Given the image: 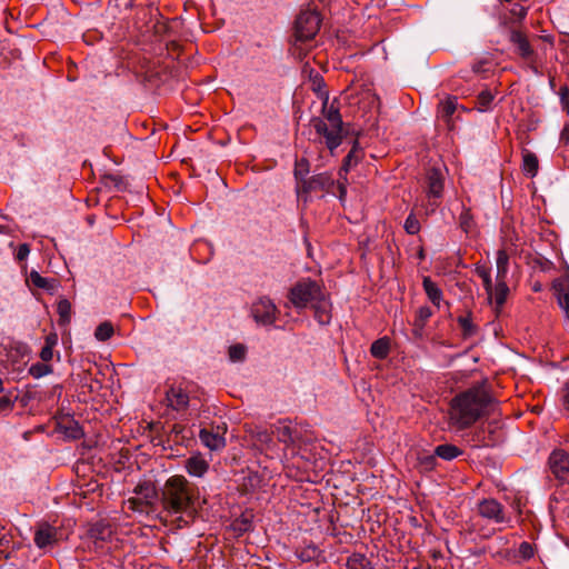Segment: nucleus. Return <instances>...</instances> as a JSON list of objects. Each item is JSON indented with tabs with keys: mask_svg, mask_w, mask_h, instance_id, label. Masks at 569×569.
I'll use <instances>...</instances> for the list:
<instances>
[{
	"mask_svg": "<svg viewBox=\"0 0 569 569\" xmlns=\"http://www.w3.org/2000/svg\"><path fill=\"white\" fill-rule=\"evenodd\" d=\"M161 506L166 518H170L178 527L186 526L194 508V488L183 476H172L161 489Z\"/></svg>",
	"mask_w": 569,
	"mask_h": 569,
	"instance_id": "obj_1",
	"label": "nucleus"
},
{
	"mask_svg": "<svg viewBox=\"0 0 569 569\" xmlns=\"http://www.w3.org/2000/svg\"><path fill=\"white\" fill-rule=\"evenodd\" d=\"M493 406V398L483 387H472L451 400L450 421L459 429L475 423L488 415Z\"/></svg>",
	"mask_w": 569,
	"mask_h": 569,
	"instance_id": "obj_2",
	"label": "nucleus"
},
{
	"mask_svg": "<svg viewBox=\"0 0 569 569\" xmlns=\"http://www.w3.org/2000/svg\"><path fill=\"white\" fill-rule=\"evenodd\" d=\"M310 126L316 133L323 139L326 147L331 153L341 144L345 132L343 121L339 108L335 102H323L321 114L310 120Z\"/></svg>",
	"mask_w": 569,
	"mask_h": 569,
	"instance_id": "obj_3",
	"label": "nucleus"
},
{
	"mask_svg": "<svg viewBox=\"0 0 569 569\" xmlns=\"http://www.w3.org/2000/svg\"><path fill=\"white\" fill-rule=\"evenodd\" d=\"M319 29L320 17L316 11L301 12L296 20L292 54L301 59L305 54L302 44L312 40Z\"/></svg>",
	"mask_w": 569,
	"mask_h": 569,
	"instance_id": "obj_4",
	"label": "nucleus"
},
{
	"mask_svg": "<svg viewBox=\"0 0 569 569\" xmlns=\"http://www.w3.org/2000/svg\"><path fill=\"white\" fill-rule=\"evenodd\" d=\"M519 236L510 226L509 221L502 222L501 247L497 252V276L496 278H507L509 271V259L516 252Z\"/></svg>",
	"mask_w": 569,
	"mask_h": 569,
	"instance_id": "obj_5",
	"label": "nucleus"
},
{
	"mask_svg": "<svg viewBox=\"0 0 569 569\" xmlns=\"http://www.w3.org/2000/svg\"><path fill=\"white\" fill-rule=\"evenodd\" d=\"M323 292L320 286L310 279L295 284L290 290V301L296 308H306L309 303H315L322 298Z\"/></svg>",
	"mask_w": 569,
	"mask_h": 569,
	"instance_id": "obj_6",
	"label": "nucleus"
},
{
	"mask_svg": "<svg viewBox=\"0 0 569 569\" xmlns=\"http://www.w3.org/2000/svg\"><path fill=\"white\" fill-rule=\"evenodd\" d=\"M445 188V173L440 168H430L426 174V194L431 206V212L436 210L438 200L442 197Z\"/></svg>",
	"mask_w": 569,
	"mask_h": 569,
	"instance_id": "obj_7",
	"label": "nucleus"
},
{
	"mask_svg": "<svg viewBox=\"0 0 569 569\" xmlns=\"http://www.w3.org/2000/svg\"><path fill=\"white\" fill-rule=\"evenodd\" d=\"M277 307L268 298H259L251 306V315L254 321L261 326H270L276 321Z\"/></svg>",
	"mask_w": 569,
	"mask_h": 569,
	"instance_id": "obj_8",
	"label": "nucleus"
},
{
	"mask_svg": "<svg viewBox=\"0 0 569 569\" xmlns=\"http://www.w3.org/2000/svg\"><path fill=\"white\" fill-rule=\"evenodd\" d=\"M477 512L493 523H502L507 520L503 506L493 498L480 500L477 505Z\"/></svg>",
	"mask_w": 569,
	"mask_h": 569,
	"instance_id": "obj_9",
	"label": "nucleus"
},
{
	"mask_svg": "<svg viewBox=\"0 0 569 569\" xmlns=\"http://www.w3.org/2000/svg\"><path fill=\"white\" fill-rule=\"evenodd\" d=\"M549 467L558 480L569 483V455L566 451H552L549 457Z\"/></svg>",
	"mask_w": 569,
	"mask_h": 569,
	"instance_id": "obj_10",
	"label": "nucleus"
},
{
	"mask_svg": "<svg viewBox=\"0 0 569 569\" xmlns=\"http://www.w3.org/2000/svg\"><path fill=\"white\" fill-rule=\"evenodd\" d=\"M333 183V177L329 172L315 174L310 179L303 180L302 184H297L298 197L300 198L301 193H307L309 191L329 189Z\"/></svg>",
	"mask_w": 569,
	"mask_h": 569,
	"instance_id": "obj_11",
	"label": "nucleus"
},
{
	"mask_svg": "<svg viewBox=\"0 0 569 569\" xmlns=\"http://www.w3.org/2000/svg\"><path fill=\"white\" fill-rule=\"evenodd\" d=\"M57 541V529L48 523H40L34 532V543L38 548H47Z\"/></svg>",
	"mask_w": 569,
	"mask_h": 569,
	"instance_id": "obj_12",
	"label": "nucleus"
},
{
	"mask_svg": "<svg viewBox=\"0 0 569 569\" xmlns=\"http://www.w3.org/2000/svg\"><path fill=\"white\" fill-rule=\"evenodd\" d=\"M553 291L560 308L569 313V276L560 277L553 282Z\"/></svg>",
	"mask_w": 569,
	"mask_h": 569,
	"instance_id": "obj_13",
	"label": "nucleus"
},
{
	"mask_svg": "<svg viewBox=\"0 0 569 569\" xmlns=\"http://www.w3.org/2000/svg\"><path fill=\"white\" fill-rule=\"evenodd\" d=\"M184 468L190 476L201 478L208 471L209 463L200 453H196L184 461Z\"/></svg>",
	"mask_w": 569,
	"mask_h": 569,
	"instance_id": "obj_14",
	"label": "nucleus"
},
{
	"mask_svg": "<svg viewBox=\"0 0 569 569\" xmlns=\"http://www.w3.org/2000/svg\"><path fill=\"white\" fill-rule=\"evenodd\" d=\"M166 395L168 405L172 409L177 411L187 409L189 403V396L181 388L171 387Z\"/></svg>",
	"mask_w": 569,
	"mask_h": 569,
	"instance_id": "obj_15",
	"label": "nucleus"
},
{
	"mask_svg": "<svg viewBox=\"0 0 569 569\" xmlns=\"http://www.w3.org/2000/svg\"><path fill=\"white\" fill-rule=\"evenodd\" d=\"M199 438L201 442L210 450H219L223 448L226 445L223 436L220 435L218 431L213 432L208 429H201L199 432Z\"/></svg>",
	"mask_w": 569,
	"mask_h": 569,
	"instance_id": "obj_16",
	"label": "nucleus"
},
{
	"mask_svg": "<svg viewBox=\"0 0 569 569\" xmlns=\"http://www.w3.org/2000/svg\"><path fill=\"white\" fill-rule=\"evenodd\" d=\"M248 432L253 440L254 446L263 449V448H270L272 442V432L268 431L267 429L262 427H253L248 429Z\"/></svg>",
	"mask_w": 569,
	"mask_h": 569,
	"instance_id": "obj_17",
	"label": "nucleus"
},
{
	"mask_svg": "<svg viewBox=\"0 0 569 569\" xmlns=\"http://www.w3.org/2000/svg\"><path fill=\"white\" fill-rule=\"evenodd\" d=\"M431 316H432V311L429 307L422 306V307L418 308L416 318L413 321V329H412V335L416 338H418V339L422 338L423 328Z\"/></svg>",
	"mask_w": 569,
	"mask_h": 569,
	"instance_id": "obj_18",
	"label": "nucleus"
},
{
	"mask_svg": "<svg viewBox=\"0 0 569 569\" xmlns=\"http://www.w3.org/2000/svg\"><path fill=\"white\" fill-rule=\"evenodd\" d=\"M312 308L315 309V317L320 325H328L330 322V303L326 300L325 295L312 303Z\"/></svg>",
	"mask_w": 569,
	"mask_h": 569,
	"instance_id": "obj_19",
	"label": "nucleus"
},
{
	"mask_svg": "<svg viewBox=\"0 0 569 569\" xmlns=\"http://www.w3.org/2000/svg\"><path fill=\"white\" fill-rule=\"evenodd\" d=\"M422 286L428 299L436 306L440 307L442 300V291L429 277H425Z\"/></svg>",
	"mask_w": 569,
	"mask_h": 569,
	"instance_id": "obj_20",
	"label": "nucleus"
},
{
	"mask_svg": "<svg viewBox=\"0 0 569 569\" xmlns=\"http://www.w3.org/2000/svg\"><path fill=\"white\" fill-rule=\"evenodd\" d=\"M509 288L506 283V278H496V286H492V299L497 307H502L507 300Z\"/></svg>",
	"mask_w": 569,
	"mask_h": 569,
	"instance_id": "obj_21",
	"label": "nucleus"
},
{
	"mask_svg": "<svg viewBox=\"0 0 569 569\" xmlns=\"http://www.w3.org/2000/svg\"><path fill=\"white\" fill-rule=\"evenodd\" d=\"M362 154V149L360 148L359 142L356 140L352 144L351 150L343 160L341 171L348 172L353 166H356L361 160Z\"/></svg>",
	"mask_w": 569,
	"mask_h": 569,
	"instance_id": "obj_22",
	"label": "nucleus"
},
{
	"mask_svg": "<svg viewBox=\"0 0 569 569\" xmlns=\"http://www.w3.org/2000/svg\"><path fill=\"white\" fill-rule=\"evenodd\" d=\"M538 168H539V162H538L537 156L528 150H525L522 153V170H523V172L527 176L533 178L538 172Z\"/></svg>",
	"mask_w": 569,
	"mask_h": 569,
	"instance_id": "obj_23",
	"label": "nucleus"
},
{
	"mask_svg": "<svg viewBox=\"0 0 569 569\" xmlns=\"http://www.w3.org/2000/svg\"><path fill=\"white\" fill-rule=\"evenodd\" d=\"M511 41L517 46L518 53L523 58H529L532 54V49L527 38L521 32H512Z\"/></svg>",
	"mask_w": 569,
	"mask_h": 569,
	"instance_id": "obj_24",
	"label": "nucleus"
},
{
	"mask_svg": "<svg viewBox=\"0 0 569 569\" xmlns=\"http://www.w3.org/2000/svg\"><path fill=\"white\" fill-rule=\"evenodd\" d=\"M459 455H461V450L458 447L450 443L440 445L435 449V456L443 460H452L457 458Z\"/></svg>",
	"mask_w": 569,
	"mask_h": 569,
	"instance_id": "obj_25",
	"label": "nucleus"
},
{
	"mask_svg": "<svg viewBox=\"0 0 569 569\" xmlns=\"http://www.w3.org/2000/svg\"><path fill=\"white\" fill-rule=\"evenodd\" d=\"M347 569H373L371 561L361 553H352L347 560Z\"/></svg>",
	"mask_w": 569,
	"mask_h": 569,
	"instance_id": "obj_26",
	"label": "nucleus"
},
{
	"mask_svg": "<svg viewBox=\"0 0 569 569\" xmlns=\"http://www.w3.org/2000/svg\"><path fill=\"white\" fill-rule=\"evenodd\" d=\"M390 350V343L387 338L376 340L370 348V352L375 358L385 359Z\"/></svg>",
	"mask_w": 569,
	"mask_h": 569,
	"instance_id": "obj_27",
	"label": "nucleus"
},
{
	"mask_svg": "<svg viewBox=\"0 0 569 569\" xmlns=\"http://www.w3.org/2000/svg\"><path fill=\"white\" fill-rule=\"evenodd\" d=\"M280 442L284 445L293 443V429L289 425L279 423L274 426V431Z\"/></svg>",
	"mask_w": 569,
	"mask_h": 569,
	"instance_id": "obj_28",
	"label": "nucleus"
},
{
	"mask_svg": "<svg viewBox=\"0 0 569 569\" xmlns=\"http://www.w3.org/2000/svg\"><path fill=\"white\" fill-rule=\"evenodd\" d=\"M476 273L482 279L483 288L488 295V299L492 300V280L490 270L485 266H476Z\"/></svg>",
	"mask_w": 569,
	"mask_h": 569,
	"instance_id": "obj_29",
	"label": "nucleus"
},
{
	"mask_svg": "<svg viewBox=\"0 0 569 569\" xmlns=\"http://www.w3.org/2000/svg\"><path fill=\"white\" fill-rule=\"evenodd\" d=\"M57 342L58 337L56 333H50L49 336L46 337V343L40 352V358L42 359V361L48 362L52 359L53 347L57 345Z\"/></svg>",
	"mask_w": 569,
	"mask_h": 569,
	"instance_id": "obj_30",
	"label": "nucleus"
},
{
	"mask_svg": "<svg viewBox=\"0 0 569 569\" xmlns=\"http://www.w3.org/2000/svg\"><path fill=\"white\" fill-rule=\"evenodd\" d=\"M493 99V92H491L490 90H482L477 96L476 108L481 112L488 111L491 108Z\"/></svg>",
	"mask_w": 569,
	"mask_h": 569,
	"instance_id": "obj_31",
	"label": "nucleus"
},
{
	"mask_svg": "<svg viewBox=\"0 0 569 569\" xmlns=\"http://www.w3.org/2000/svg\"><path fill=\"white\" fill-rule=\"evenodd\" d=\"M58 313H59V325L66 326L70 322L71 319V303L67 299H61L58 302L57 307Z\"/></svg>",
	"mask_w": 569,
	"mask_h": 569,
	"instance_id": "obj_32",
	"label": "nucleus"
},
{
	"mask_svg": "<svg viewBox=\"0 0 569 569\" xmlns=\"http://www.w3.org/2000/svg\"><path fill=\"white\" fill-rule=\"evenodd\" d=\"M113 326L111 322L109 321H104L102 323H100L96 331H94V337L99 340V341H106L108 340L109 338H111V336L113 335Z\"/></svg>",
	"mask_w": 569,
	"mask_h": 569,
	"instance_id": "obj_33",
	"label": "nucleus"
},
{
	"mask_svg": "<svg viewBox=\"0 0 569 569\" xmlns=\"http://www.w3.org/2000/svg\"><path fill=\"white\" fill-rule=\"evenodd\" d=\"M134 491L141 496L140 499H143L146 503H151L156 497V490L151 483L140 485Z\"/></svg>",
	"mask_w": 569,
	"mask_h": 569,
	"instance_id": "obj_34",
	"label": "nucleus"
},
{
	"mask_svg": "<svg viewBox=\"0 0 569 569\" xmlns=\"http://www.w3.org/2000/svg\"><path fill=\"white\" fill-rule=\"evenodd\" d=\"M457 108V99L448 98L440 103V114L442 118H450Z\"/></svg>",
	"mask_w": 569,
	"mask_h": 569,
	"instance_id": "obj_35",
	"label": "nucleus"
},
{
	"mask_svg": "<svg viewBox=\"0 0 569 569\" xmlns=\"http://www.w3.org/2000/svg\"><path fill=\"white\" fill-rule=\"evenodd\" d=\"M472 440L477 447H493L497 445V440H487V430L485 428L477 430Z\"/></svg>",
	"mask_w": 569,
	"mask_h": 569,
	"instance_id": "obj_36",
	"label": "nucleus"
},
{
	"mask_svg": "<svg viewBox=\"0 0 569 569\" xmlns=\"http://www.w3.org/2000/svg\"><path fill=\"white\" fill-rule=\"evenodd\" d=\"M308 172H309V167H308L307 160L301 159L300 161L296 162L295 177L297 179V184L298 183L302 184V181L307 180L306 176L308 174Z\"/></svg>",
	"mask_w": 569,
	"mask_h": 569,
	"instance_id": "obj_37",
	"label": "nucleus"
},
{
	"mask_svg": "<svg viewBox=\"0 0 569 569\" xmlns=\"http://www.w3.org/2000/svg\"><path fill=\"white\" fill-rule=\"evenodd\" d=\"M247 348L237 343L229 348V358L231 361H242L246 357Z\"/></svg>",
	"mask_w": 569,
	"mask_h": 569,
	"instance_id": "obj_38",
	"label": "nucleus"
},
{
	"mask_svg": "<svg viewBox=\"0 0 569 569\" xmlns=\"http://www.w3.org/2000/svg\"><path fill=\"white\" fill-rule=\"evenodd\" d=\"M111 529L107 525H96L91 529V536L96 539L106 540L108 537L111 536Z\"/></svg>",
	"mask_w": 569,
	"mask_h": 569,
	"instance_id": "obj_39",
	"label": "nucleus"
},
{
	"mask_svg": "<svg viewBox=\"0 0 569 569\" xmlns=\"http://www.w3.org/2000/svg\"><path fill=\"white\" fill-rule=\"evenodd\" d=\"M458 323L460 325L465 337L472 336L476 332V327L473 326L470 316L459 317Z\"/></svg>",
	"mask_w": 569,
	"mask_h": 569,
	"instance_id": "obj_40",
	"label": "nucleus"
},
{
	"mask_svg": "<svg viewBox=\"0 0 569 569\" xmlns=\"http://www.w3.org/2000/svg\"><path fill=\"white\" fill-rule=\"evenodd\" d=\"M52 372L51 366L47 363H36L30 368V373L36 378H41Z\"/></svg>",
	"mask_w": 569,
	"mask_h": 569,
	"instance_id": "obj_41",
	"label": "nucleus"
},
{
	"mask_svg": "<svg viewBox=\"0 0 569 569\" xmlns=\"http://www.w3.org/2000/svg\"><path fill=\"white\" fill-rule=\"evenodd\" d=\"M403 227L409 234L418 233L420 230V222L417 219V216H408Z\"/></svg>",
	"mask_w": 569,
	"mask_h": 569,
	"instance_id": "obj_42",
	"label": "nucleus"
},
{
	"mask_svg": "<svg viewBox=\"0 0 569 569\" xmlns=\"http://www.w3.org/2000/svg\"><path fill=\"white\" fill-rule=\"evenodd\" d=\"M30 279L33 286L41 289H50V281L47 278L41 277L37 271L30 272Z\"/></svg>",
	"mask_w": 569,
	"mask_h": 569,
	"instance_id": "obj_43",
	"label": "nucleus"
},
{
	"mask_svg": "<svg viewBox=\"0 0 569 569\" xmlns=\"http://www.w3.org/2000/svg\"><path fill=\"white\" fill-rule=\"evenodd\" d=\"M518 553H519V557H520L522 560H529L530 558H532V557H533L535 551H533L532 546H531L529 542L523 541V542H521V545L519 546Z\"/></svg>",
	"mask_w": 569,
	"mask_h": 569,
	"instance_id": "obj_44",
	"label": "nucleus"
},
{
	"mask_svg": "<svg viewBox=\"0 0 569 569\" xmlns=\"http://www.w3.org/2000/svg\"><path fill=\"white\" fill-rule=\"evenodd\" d=\"M68 426H66V430L70 437L73 439H79L82 436V430L77 421L67 420Z\"/></svg>",
	"mask_w": 569,
	"mask_h": 569,
	"instance_id": "obj_45",
	"label": "nucleus"
},
{
	"mask_svg": "<svg viewBox=\"0 0 569 569\" xmlns=\"http://www.w3.org/2000/svg\"><path fill=\"white\" fill-rule=\"evenodd\" d=\"M419 463L425 470H431L436 466V456L427 455L419 458Z\"/></svg>",
	"mask_w": 569,
	"mask_h": 569,
	"instance_id": "obj_46",
	"label": "nucleus"
},
{
	"mask_svg": "<svg viewBox=\"0 0 569 569\" xmlns=\"http://www.w3.org/2000/svg\"><path fill=\"white\" fill-rule=\"evenodd\" d=\"M11 395H1L0 396V411L10 410L13 406L14 399Z\"/></svg>",
	"mask_w": 569,
	"mask_h": 569,
	"instance_id": "obj_47",
	"label": "nucleus"
},
{
	"mask_svg": "<svg viewBox=\"0 0 569 569\" xmlns=\"http://www.w3.org/2000/svg\"><path fill=\"white\" fill-rule=\"evenodd\" d=\"M559 94H560V102H561L562 109L569 113V89H568V87H561Z\"/></svg>",
	"mask_w": 569,
	"mask_h": 569,
	"instance_id": "obj_48",
	"label": "nucleus"
},
{
	"mask_svg": "<svg viewBox=\"0 0 569 569\" xmlns=\"http://www.w3.org/2000/svg\"><path fill=\"white\" fill-rule=\"evenodd\" d=\"M318 553V550L317 548L315 547H308L307 549L302 550L299 555L300 559L302 561H310L312 560L313 558H316Z\"/></svg>",
	"mask_w": 569,
	"mask_h": 569,
	"instance_id": "obj_49",
	"label": "nucleus"
},
{
	"mask_svg": "<svg viewBox=\"0 0 569 569\" xmlns=\"http://www.w3.org/2000/svg\"><path fill=\"white\" fill-rule=\"evenodd\" d=\"M29 252H30V248L27 243L20 244L18 248V251H17V254H16L17 260H19V261L24 260L28 257Z\"/></svg>",
	"mask_w": 569,
	"mask_h": 569,
	"instance_id": "obj_50",
	"label": "nucleus"
},
{
	"mask_svg": "<svg viewBox=\"0 0 569 569\" xmlns=\"http://www.w3.org/2000/svg\"><path fill=\"white\" fill-rule=\"evenodd\" d=\"M472 226V216H463V219L460 221V227L465 232H469Z\"/></svg>",
	"mask_w": 569,
	"mask_h": 569,
	"instance_id": "obj_51",
	"label": "nucleus"
},
{
	"mask_svg": "<svg viewBox=\"0 0 569 569\" xmlns=\"http://www.w3.org/2000/svg\"><path fill=\"white\" fill-rule=\"evenodd\" d=\"M511 12L513 16H517L518 18H525L526 14H527V9L523 7V6H520V4H516L512 9H511Z\"/></svg>",
	"mask_w": 569,
	"mask_h": 569,
	"instance_id": "obj_52",
	"label": "nucleus"
},
{
	"mask_svg": "<svg viewBox=\"0 0 569 569\" xmlns=\"http://www.w3.org/2000/svg\"><path fill=\"white\" fill-rule=\"evenodd\" d=\"M563 403L567 410H569V382L565 386Z\"/></svg>",
	"mask_w": 569,
	"mask_h": 569,
	"instance_id": "obj_53",
	"label": "nucleus"
},
{
	"mask_svg": "<svg viewBox=\"0 0 569 569\" xmlns=\"http://www.w3.org/2000/svg\"><path fill=\"white\" fill-rule=\"evenodd\" d=\"M16 350L18 353H20L21 356H24L28 353V346L24 345V343H17L16 346Z\"/></svg>",
	"mask_w": 569,
	"mask_h": 569,
	"instance_id": "obj_54",
	"label": "nucleus"
},
{
	"mask_svg": "<svg viewBox=\"0 0 569 569\" xmlns=\"http://www.w3.org/2000/svg\"><path fill=\"white\" fill-rule=\"evenodd\" d=\"M487 433H488V435H487V440H497V442L499 441V439L495 437V435H493V431H492V430H490V429H489V430L487 431Z\"/></svg>",
	"mask_w": 569,
	"mask_h": 569,
	"instance_id": "obj_55",
	"label": "nucleus"
},
{
	"mask_svg": "<svg viewBox=\"0 0 569 569\" xmlns=\"http://www.w3.org/2000/svg\"><path fill=\"white\" fill-rule=\"evenodd\" d=\"M87 222H88V224H89V226H92V224H93V218H92V216H88V217H87Z\"/></svg>",
	"mask_w": 569,
	"mask_h": 569,
	"instance_id": "obj_56",
	"label": "nucleus"
},
{
	"mask_svg": "<svg viewBox=\"0 0 569 569\" xmlns=\"http://www.w3.org/2000/svg\"><path fill=\"white\" fill-rule=\"evenodd\" d=\"M565 133H569V122L565 126L562 134Z\"/></svg>",
	"mask_w": 569,
	"mask_h": 569,
	"instance_id": "obj_57",
	"label": "nucleus"
},
{
	"mask_svg": "<svg viewBox=\"0 0 569 569\" xmlns=\"http://www.w3.org/2000/svg\"><path fill=\"white\" fill-rule=\"evenodd\" d=\"M413 569H430L429 567H425V566H419V567H415Z\"/></svg>",
	"mask_w": 569,
	"mask_h": 569,
	"instance_id": "obj_58",
	"label": "nucleus"
},
{
	"mask_svg": "<svg viewBox=\"0 0 569 569\" xmlns=\"http://www.w3.org/2000/svg\"><path fill=\"white\" fill-rule=\"evenodd\" d=\"M137 501H138V499H129L130 503H136Z\"/></svg>",
	"mask_w": 569,
	"mask_h": 569,
	"instance_id": "obj_59",
	"label": "nucleus"
}]
</instances>
